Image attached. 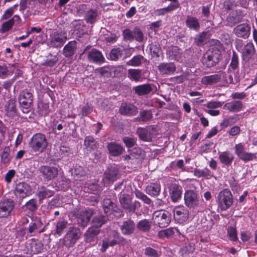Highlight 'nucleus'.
<instances>
[{"mask_svg":"<svg viewBox=\"0 0 257 257\" xmlns=\"http://www.w3.org/2000/svg\"><path fill=\"white\" fill-rule=\"evenodd\" d=\"M66 40L67 34L62 31L53 32L50 36V44L52 47H61Z\"/></svg>","mask_w":257,"mask_h":257,"instance_id":"10","label":"nucleus"},{"mask_svg":"<svg viewBox=\"0 0 257 257\" xmlns=\"http://www.w3.org/2000/svg\"><path fill=\"white\" fill-rule=\"evenodd\" d=\"M194 175L198 178L204 177L208 178L212 175L210 171L207 168L203 169H195L194 170Z\"/></svg>","mask_w":257,"mask_h":257,"instance_id":"42","label":"nucleus"},{"mask_svg":"<svg viewBox=\"0 0 257 257\" xmlns=\"http://www.w3.org/2000/svg\"><path fill=\"white\" fill-rule=\"evenodd\" d=\"M40 171L44 179L49 181L55 179L58 175V170L56 167L44 166L41 167Z\"/></svg>","mask_w":257,"mask_h":257,"instance_id":"18","label":"nucleus"},{"mask_svg":"<svg viewBox=\"0 0 257 257\" xmlns=\"http://www.w3.org/2000/svg\"><path fill=\"white\" fill-rule=\"evenodd\" d=\"M121 52L119 48H114L111 50L109 54V57L111 60H116L121 56Z\"/></svg>","mask_w":257,"mask_h":257,"instance_id":"53","label":"nucleus"},{"mask_svg":"<svg viewBox=\"0 0 257 257\" xmlns=\"http://www.w3.org/2000/svg\"><path fill=\"white\" fill-rule=\"evenodd\" d=\"M96 71L101 76L103 77H108L111 75L109 68L106 67L98 68Z\"/></svg>","mask_w":257,"mask_h":257,"instance_id":"57","label":"nucleus"},{"mask_svg":"<svg viewBox=\"0 0 257 257\" xmlns=\"http://www.w3.org/2000/svg\"><path fill=\"white\" fill-rule=\"evenodd\" d=\"M6 114L10 117H14L17 114L16 100L14 99L9 100L5 105Z\"/></svg>","mask_w":257,"mask_h":257,"instance_id":"29","label":"nucleus"},{"mask_svg":"<svg viewBox=\"0 0 257 257\" xmlns=\"http://www.w3.org/2000/svg\"><path fill=\"white\" fill-rule=\"evenodd\" d=\"M92 214L93 211L91 209L81 211L77 218L78 223L82 226H86Z\"/></svg>","mask_w":257,"mask_h":257,"instance_id":"21","label":"nucleus"},{"mask_svg":"<svg viewBox=\"0 0 257 257\" xmlns=\"http://www.w3.org/2000/svg\"><path fill=\"white\" fill-rule=\"evenodd\" d=\"M145 60L143 56L138 55L134 56L130 60L126 62V64L127 66L138 67L141 66L143 62Z\"/></svg>","mask_w":257,"mask_h":257,"instance_id":"37","label":"nucleus"},{"mask_svg":"<svg viewBox=\"0 0 257 257\" xmlns=\"http://www.w3.org/2000/svg\"><path fill=\"white\" fill-rule=\"evenodd\" d=\"M236 48L242 54L244 66L249 68L257 65V55L252 43L248 42L243 45L241 41L237 44Z\"/></svg>","mask_w":257,"mask_h":257,"instance_id":"1","label":"nucleus"},{"mask_svg":"<svg viewBox=\"0 0 257 257\" xmlns=\"http://www.w3.org/2000/svg\"><path fill=\"white\" fill-rule=\"evenodd\" d=\"M249 32L250 28L246 24H240L233 29V33L238 37L247 38Z\"/></svg>","mask_w":257,"mask_h":257,"instance_id":"23","label":"nucleus"},{"mask_svg":"<svg viewBox=\"0 0 257 257\" xmlns=\"http://www.w3.org/2000/svg\"><path fill=\"white\" fill-rule=\"evenodd\" d=\"M233 117H229L226 118H224L220 123V126L222 129L227 127L229 126H231L235 122L233 121Z\"/></svg>","mask_w":257,"mask_h":257,"instance_id":"58","label":"nucleus"},{"mask_svg":"<svg viewBox=\"0 0 257 257\" xmlns=\"http://www.w3.org/2000/svg\"><path fill=\"white\" fill-rule=\"evenodd\" d=\"M135 193L136 197L142 200L145 203L148 205L151 204V199L142 192L137 190H136Z\"/></svg>","mask_w":257,"mask_h":257,"instance_id":"50","label":"nucleus"},{"mask_svg":"<svg viewBox=\"0 0 257 257\" xmlns=\"http://www.w3.org/2000/svg\"><path fill=\"white\" fill-rule=\"evenodd\" d=\"M173 10L172 9H171L169 7H167L165 8L159 9L155 10L154 14L156 16H163L165 15L166 14L171 12L173 11Z\"/></svg>","mask_w":257,"mask_h":257,"instance_id":"60","label":"nucleus"},{"mask_svg":"<svg viewBox=\"0 0 257 257\" xmlns=\"http://www.w3.org/2000/svg\"><path fill=\"white\" fill-rule=\"evenodd\" d=\"M158 70L162 75H171L176 70V66L173 63H161L158 66Z\"/></svg>","mask_w":257,"mask_h":257,"instance_id":"22","label":"nucleus"},{"mask_svg":"<svg viewBox=\"0 0 257 257\" xmlns=\"http://www.w3.org/2000/svg\"><path fill=\"white\" fill-rule=\"evenodd\" d=\"M119 112L123 115H135L138 113V108L131 104L122 103L119 108Z\"/></svg>","mask_w":257,"mask_h":257,"instance_id":"26","label":"nucleus"},{"mask_svg":"<svg viewBox=\"0 0 257 257\" xmlns=\"http://www.w3.org/2000/svg\"><path fill=\"white\" fill-rule=\"evenodd\" d=\"M26 206L29 210L34 211L36 210L37 207V200L36 199H32L26 203Z\"/></svg>","mask_w":257,"mask_h":257,"instance_id":"64","label":"nucleus"},{"mask_svg":"<svg viewBox=\"0 0 257 257\" xmlns=\"http://www.w3.org/2000/svg\"><path fill=\"white\" fill-rule=\"evenodd\" d=\"M245 144L242 143L235 144L234 150L235 155L241 160L247 162L257 159V153L247 152L245 150Z\"/></svg>","mask_w":257,"mask_h":257,"instance_id":"7","label":"nucleus"},{"mask_svg":"<svg viewBox=\"0 0 257 257\" xmlns=\"http://www.w3.org/2000/svg\"><path fill=\"white\" fill-rule=\"evenodd\" d=\"M161 184L156 181L149 183L146 188V192L152 197L158 196L161 192Z\"/></svg>","mask_w":257,"mask_h":257,"instance_id":"24","label":"nucleus"},{"mask_svg":"<svg viewBox=\"0 0 257 257\" xmlns=\"http://www.w3.org/2000/svg\"><path fill=\"white\" fill-rule=\"evenodd\" d=\"M84 144L86 148L92 150H94L97 148L96 141L91 136H88L85 138Z\"/></svg>","mask_w":257,"mask_h":257,"instance_id":"46","label":"nucleus"},{"mask_svg":"<svg viewBox=\"0 0 257 257\" xmlns=\"http://www.w3.org/2000/svg\"><path fill=\"white\" fill-rule=\"evenodd\" d=\"M119 201L121 206L128 212L134 213L136 209L141 206L138 201H135L132 203L131 196L125 193L120 192L119 195Z\"/></svg>","mask_w":257,"mask_h":257,"instance_id":"5","label":"nucleus"},{"mask_svg":"<svg viewBox=\"0 0 257 257\" xmlns=\"http://www.w3.org/2000/svg\"><path fill=\"white\" fill-rule=\"evenodd\" d=\"M174 217L178 222L182 223L186 221L189 216L188 210L183 206H177L173 209Z\"/></svg>","mask_w":257,"mask_h":257,"instance_id":"17","label":"nucleus"},{"mask_svg":"<svg viewBox=\"0 0 257 257\" xmlns=\"http://www.w3.org/2000/svg\"><path fill=\"white\" fill-rule=\"evenodd\" d=\"M218 205L222 210H226L232 204L233 197L230 191L225 189L220 191L217 197Z\"/></svg>","mask_w":257,"mask_h":257,"instance_id":"6","label":"nucleus"},{"mask_svg":"<svg viewBox=\"0 0 257 257\" xmlns=\"http://www.w3.org/2000/svg\"><path fill=\"white\" fill-rule=\"evenodd\" d=\"M144 254L148 257H159V254L158 251L155 249L147 247L145 249Z\"/></svg>","mask_w":257,"mask_h":257,"instance_id":"55","label":"nucleus"},{"mask_svg":"<svg viewBox=\"0 0 257 257\" xmlns=\"http://www.w3.org/2000/svg\"><path fill=\"white\" fill-rule=\"evenodd\" d=\"M15 206L14 202L11 199H6L0 202V218H7L11 213Z\"/></svg>","mask_w":257,"mask_h":257,"instance_id":"14","label":"nucleus"},{"mask_svg":"<svg viewBox=\"0 0 257 257\" xmlns=\"http://www.w3.org/2000/svg\"><path fill=\"white\" fill-rule=\"evenodd\" d=\"M128 76L133 80L140 81L142 79V71L140 69H131L128 70Z\"/></svg>","mask_w":257,"mask_h":257,"instance_id":"38","label":"nucleus"},{"mask_svg":"<svg viewBox=\"0 0 257 257\" xmlns=\"http://www.w3.org/2000/svg\"><path fill=\"white\" fill-rule=\"evenodd\" d=\"M232 77L225 72H220L217 74L205 76L201 78V83L204 85H212L219 82L230 83L232 82Z\"/></svg>","mask_w":257,"mask_h":257,"instance_id":"2","label":"nucleus"},{"mask_svg":"<svg viewBox=\"0 0 257 257\" xmlns=\"http://www.w3.org/2000/svg\"><path fill=\"white\" fill-rule=\"evenodd\" d=\"M67 223V221L63 219L58 221L56 224V233L61 235L66 228Z\"/></svg>","mask_w":257,"mask_h":257,"instance_id":"47","label":"nucleus"},{"mask_svg":"<svg viewBox=\"0 0 257 257\" xmlns=\"http://www.w3.org/2000/svg\"><path fill=\"white\" fill-rule=\"evenodd\" d=\"M87 49L88 47L85 49L84 52L81 55L87 53V59L90 62L100 64L103 63L105 59L101 52L95 49H92L87 52Z\"/></svg>","mask_w":257,"mask_h":257,"instance_id":"15","label":"nucleus"},{"mask_svg":"<svg viewBox=\"0 0 257 257\" xmlns=\"http://www.w3.org/2000/svg\"><path fill=\"white\" fill-rule=\"evenodd\" d=\"M20 21L21 18L18 15L14 16L12 18L2 24L0 29L1 32L5 33L9 31L12 28L15 23H18Z\"/></svg>","mask_w":257,"mask_h":257,"instance_id":"27","label":"nucleus"},{"mask_svg":"<svg viewBox=\"0 0 257 257\" xmlns=\"http://www.w3.org/2000/svg\"><path fill=\"white\" fill-rule=\"evenodd\" d=\"M241 130L239 126L234 125L229 129L227 133L230 136L234 137L239 135L240 133Z\"/></svg>","mask_w":257,"mask_h":257,"instance_id":"62","label":"nucleus"},{"mask_svg":"<svg viewBox=\"0 0 257 257\" xmlns=\"http://www.w3.org/2000/svg\"><path fill=\"white\" fill-rule=\"evenodd\" d=\"M219 160L221 164L228 166L232 163L234 156L229 151H224L219 154Z\"/></svg>","mask_w":257,"mask_h":257,"instance_id":"31","label":"nucleus"},{"mask_svg":"<svg viewBox=\"0 0 257 257\" xmlns=\"http://www.w3.org/2000/svg\"><path fill=\"white\" fill-rule=\"evenodd\" d=\"M150 84H144L139 85L135 88V92L139 95H146L149 93L152 90Z\"/></svg>","mask_w":257,"mask_h":257,"instance_id":"36","label":"nucleus"},{"mask_svg":"<svg viewBox=\"0 0 257 257\" xmlns=\"http://www.w3.org/2000/svg\"><path fill=\"white\" fill-rule=\"evenodd\" d=\"M98 16V12L96 10H90L87 12L85 20L87 23L92 24L95 22Z\"/></svg>","mask_w":257,"mask_h":257,"instance_id":"44","label":"nucleus"},{"mask_svg":"<svg viewBox=\"0 0 257 257\" xmlns=\"http://www.w3.org/2000/svg\"><path fill=\"white\" fill-rule=\"evenodd\" d=\"M43 244L39 241L32 239L26 244V252L27 254H35L41 252Z\"/></svg>","mask_w":257,"mask_h":257,"instance_id":"16","label":"nucleus"},{"mask_svg":"<svg viewBox=\"0 0 257 257\" xmlns=\"http://www.w3.org/2000/svg\"><path fill=\"white\" fill-rule=\"evenodd\" d=\"M81 232L79 228L71 227L63 238V243L67 247L73 246L79 239Z\"/></svg>","mask_w":257,"mask_h":257,"instance_id":"9","label":"nucleus"},{"mask_svg":"<svg viewBox=\"0 0 257 257\" xmlns=\"http://www.w3.org/2000/svg\"><path fill=\"white\" fill-rule=\"evenodd\" d=\"M118 173V169L116 167H111L105 171V176L109 181L113 182L116 180Z\"/></svg>","mask_w":257,"mask_h":257,"instance_id":"35","label":"nucleus"},{"mask_svg":"<svg viewBox=\"0 0 257 257\" xmlns=\"http://www.w3.org/2000/svg\"><path fill=\"white\" fill-rule=\"evenodd\" d=\"M227 235L230 239L232 241H236L237 239V236L236 228L230 226L227 229Z\"/></svg>","mask_w":257,"mask_h":257,"instance_id":"54","label":"nucleus"},{"mask_svg":"<svg viewBox=\"0 0 257 257\" xmlns=\"http://www.w3.org/2000/svg\"><path fill=\"white\" fill-rule=\"evenodd\" d=\"M53 194V191L46 188H42L39 191L38 196L40 200H42L45 198L50 197Z\"/></svg>","mask_w":257,"mask_h":257,"instance_id":"51","label":"nucleus"},{"mask_svg":"<svg viewBox=\"0 0 257 257\" xmlns=\"http://www.w3.org/2000/svg\"><path fill=\"white\" fill-rule=\"evenodd\" d=\"M99 231V229L94 226L89 227L84 234L85 242L89 243L90 246L95 245L97 242V235Z\"/></svg>","mask_w":257,"mask_h":257,"instance_id":"12","label":"nucleus"},{"mask_svg":"<svg viewBox=\"0 0 257 257\" xmlns=\"http://www.w3.org/2000/svg\"><path fill=\"white\" fill-rule=\"evenodd\" d=\"M220 57V51L216 48H213L204 54L202 61L204 66L211 67L218 63Z\"/></svg>","mask_w":257,"mask_h":257,"instance_id":"4","label":"nucleus"},{"mask_svg":"<svg viewBox=\"0 0 257 257\" xmlns=\"http://www.w3.org/2000/svg\"><path fill=\"white\" fill-rule=\"evenodd\" d=\"M124 39L133 41L134 39V30L131 31L130 29H125L122 32Z\"/></svg>","mask_w":257,"mask_h":257,"instance_id":"59","label":"nucleus"},{"mask_svg":"<svg viewBox=\"0 0 257 257\" xmlns=\"http://www.w3.org/2000/svg\"><path fill=\"white\" fill-rule=\"evenodd\" d=\"M167 52L172 59H177L180 54L179 49L176 46H172L168 48Z\"/></svg>","mask_w":257,"mask_h":257,"instance_id":"49","label":"nucleus"},{"mask_svg":"<svg viewBox=\"0 0 257 257\" xmlns=\"http://www.w3.org/2000/svg\"><path fill=\"white\" fill-rule=\"evenodd\" d=\"M19 99L23 112L28 113L33 102L32 94L26 90H24L20 93Z\"/></svg>","mask_w":257,"mask_h":257,"instance_id":"11","label":"nucleus"},{"mask_svg":"<svg viewBox=\"0 0 257 257\" xmlns=\"http://www.w3.org/2000/svg\"><path fill=\"white\" fill-rule=\"evenodd\" d=\"M72 174L74 176L79 177L83 176L85 174V171L81 166H76L72 171Z\"/></svg>","mask_w":257,"mask_h":257,"instance_id":"61","label":"nucleus"},{"mask_svg":"<svg viewBox=\"0 0 257 257\" xmlns=\"http://www.w3.org/2000/svg\"><path fill=\"white\" fill-rule=\"evenodd\" d=\"M134 39L139 42H143L144 40V35L142 32L137 27L134 28Z\"/></svg>","mask_w":257,"mask_h":257,"instance_id":"56","label":"nucleus"},{"mask_svg":"<svg viewBox=\"0 0 257 257\" xmlns=\"http://www.w3.org/2000/svg\"><path fill=\"white\" fill-rule=\"evenodd\" d=\"M151 131V128L150 127H139L137 129V133L141 140L146 142H149L152 140Z\"/></svg>","mask_w":257,"mask_h":257,"instance_id":"32","label":"nucleus"},{"mask_svg":"<svg viewBox=\"0 0 257 257\" xmlns=\"http://www.w3.org/2000/svg\"><path fill=\"white\" fill-rule=\"evenodd\" d=\"M185 204L189 207H194L198 204L197 194L192 190H187L184 194Z\"/></svg>","mask_w":257,"mask_h":257,"instance_id":"20","label":"nucleus"},{"mask_svg":"<svg viewBox=\"0 0 257 257\" xmlns=\"http://www.w3.org/2000/svg\"><path fill=\"white\" fill-rule=\"evenodd\" d=\"M107 219L108 218L106 216H103L101 215L96 216L93 219L92 221L93 225L92 226L97 227V228L98 229L99 227H101L106 222Z\"/></svg>","mask_w":257,"mask_h":257,"instance_id":"45","label":"nucleus"},{"mask_svg":"<svg viewBox=\"0 0 257 257\" xmlns=\"http://www.w3.org/2000/svg\"><path fill=\"white\" fill-rule=\"evenodd\" d=\"M154 223L161 228H164L169 225L171 222V214L165 210L156 211L153 215Z\"/></svg>","mask_w":257,"mask_h":257,"instance_id":"8","label":"nucleus"},{"mask_svg":"<svg viewBox=\"0 0 257 257\" xmlns=\"http://www.w3.org/2000/svg\"><path fill=\"white\" fill-rule=\"evenodd\" d=\"M106 147L110 155L114 157L120 155L124 151L123 147L120 144L115 142L108 143Z\"/></svg>","mask_w":257,"mask_h":257,"instance_id":"25","label":"nucleus"},{"mask_svg":"<svg viewBox=\"0 0 257 257\" xmlns=\"http://www.w3.org/2000/svg\"><path fill=\"white\" fill-rule=\"evenodd\" d=\"M151 227V222L146 219L139 221L137 224L138 229L143 232L149 231Z\"/></svg>","mask_w":257,"mask_h":257,"instance_id":"39","label":"nucleus"},{"mask_svg":"<svg viewBox=\"0 0 257 257\" xmlns=\"http://www.w3.org/2000/svg\"><path fill=\"white\" fill-rule=\"evenodd\" d=\"M41 226V223L39 220H36L31 222L28 228L29 233L31 235H34L37 232H40L39 229Z\"/></svg>","mask_w":257,"mask_h":257,"instance_id":"41","label":"nucleus"},{"mask_svg":"<svg viewBox=\"0 0 257 257\" xmlns=\"http://www.w3.org/2000/svg\"><path fill=\"white\" fill-rule=\"evenodd\" d=\"M135 224L132 220H127L123 222L120 226V229L123 234L129 235L133 233Z\"/></svg>","mask_w":257,"mask_h":257,"instance_id":"33","label":"nucleus"},{"mask_svg":"<svg viewBox=\"0 0 257 257\" xmlns=\"http://www.w3.org/2000/svg\"><path fill=\"white\" fill-rule=\"evenodd\" d=\"M47 145L46 136L41 133L34 135L29 142V146L34 152H43L46 149Z\"/></svg>","mask_w":257,"mask_h":257,"instance_id":"3","label":"nucleus"},{"mask_svg":"<svg viewBox=\"0 0 257 257\" xmlns=\"http://www.w3.org/2000/svg\"><path fill=\"white\" fill-rule=\"evenodd\" d=\"M186 26L190 29L198 31L200 29V24L198 19L192 16H188L186 20Z\"/></svg>","mask_w":257,"mask_h":257,"instance_id":"34","label":"nucleus"},{"mask_svg":"<svg viewBox=\"0 0 257 257\" xmlns=\"http://www.w3.org/2000/svg\"><path fill=\"white\" fill-rule=\"evenodd\" d=\"M10 152V149L9 147H6L4 148L1 155V160L5 164L8 163L10 161V158L9 157Z\"/></svg>","mask_w":257,"mask_h":257,"instance_id":"52","label":"nucleus"},{"mask_svg":"<svg viewBox=\"0 0 257 257\" xmlns=\"http://www.w3.org/2000/svg\"><path fill=\"white\" fill-rule=\"evenodd\" d=\"M169 192L172 202H177L181 198L182 187L179 184H172L169 187Z\"/></svg>","mask_w":257,"mask_h":257,"instance_id":"19","label":"nucleus"},{"mask_svg":"<svg viewBox=\"0 0 257 257\" xmlns=\"http://www.w3.org/2000/svg\"><path fill=\"white\" fill-rule=\"evenodd\" d=\"M15 69V65L14 64H9L8 66L5 64H0V78L4 79L12 75Z\"/></svg>","mask_w":257,"mask_h":257,"instance_id":"28","label":"nucleus"},{"mask_svg":"<svg viewBox=\"0 0 257 257\" xmlns=\"http://www.w3.org/2000/svg\"><path fill=\"white\" fill-rule=\"evenodd\" d=\"M32 189L30 185L26 182H22L17 184L15 194L20 198H24L31 194Z\"/></svg>","mask_w":257,"mask_h":257,"instance_id":"13","label":"nucleus"},{"mask_svg":"<svg viewBox=\"0 0 257 257\" xmlns=\"http://www.w3.org/2000/svg\"><path fill=\"white\" fill-rule=\"evenodd\" d=\"M75 50V44L74 42H69L63 49V54L67 57H70L72 56Z\"/></svg>","mask_w":257,"mask_h":257,"instance_id":"43","label":"nucleus"},{"mask_svg":"<svg viewBox=\"0 0 257 257\" xmlns=\"http://www.w3.org/2000/svg\"><path fill=\"white\" fill-rule=\"evenodd\" d=\"M14 12L15 10H14L13 7L8 8L5 11L4 14L2 16L1 20H4L9 19L14 14Z\"/></svg>","mask_w":257,"mask_h":257,"instance_id":"63","label":"nucleus"},{"mask_svg":"<svg viewBox=\"0 0 257 257\" xmlns=\"http://www.w3.org/2000/svg\"><path fill=\"white\" fill-rule=\"evenodd\" d=\"M175 233H180V231L179 229L177 228H173L170 227L167 229L164 230L162 231H160L159 234L161 236H165L167 237H169L175 234Z\"/></svg>","mask_w":257,"mask_h":257,"instance_id":"48","label":"nucleus"},{"mask_svg":"<svg viewBox=\"0 0 257 257\" xmlns=\"http://www.w3.org/2000/svg\"><path fill=\"white\" fill-rule=\"evenodd\" d=\"M116 244V241L113 240L111 236L104 238L102 240V246L100 249L101 252H105L109 246H113Z\"/></svg>","mask_w":257,"mask_h":257,"instance_id":"40","label":"nucleus"},{"mask_svg":"<svg viewBox=\"0 0 257 257\" xmlns=\"http://www.w3.org/2000/svg\"><path fill=\"white\" fill-rule=\"evenodd\" d=\"M242 107V103L239 100L232 101L226 103L224 105V109L230 112H238L241 110Z\"/></svg>","mask_w":257,"mask_h":257,"instance_id":"30","label":"nucleus"}]
</instances>
